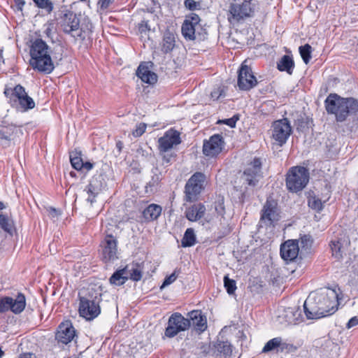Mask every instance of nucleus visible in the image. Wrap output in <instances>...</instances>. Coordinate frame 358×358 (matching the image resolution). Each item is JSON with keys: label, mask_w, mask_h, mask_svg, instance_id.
Returning <instances> with one entry per match:
<instances>
[{"label": "nucleus", "mask_w": 358, "mask_h": 358, "mask_svg": "<svg viewBox=\"0 0 358 358\" xmlns=\"http://www.w3.org/2000/svg\"><path fill=\"white\" fill-rule=\"evenodd\" d=\"M206 177L201 172L194 173L187 180L185 186V200L194 201L204 189Z\"/></svg>", "instance_id": "0eeeda50"}, {"label": "nucleus", "mask_w": 358, "mask_h": 358, "mask_svg": "<svg viewBox=\"0 0 358 358\" xmlns=\"http://www.w3.org/2000/svg\"><path fill=\"white\" fill-rule=\"evenodd\" d=\"M18 358H36V357L33 353H23L20 355Z\"/></svg>", "instance_id": "680f3d73"}, {"label": "nucleus", "mask_w": 358, "mask_h": 358, "mask_svg": "<svg viewBox=\"0 0 358 358\" xmlns=\"http://www.w3.org/2000/svg\"><path fill=\"white\" fill-rule=\"evenodd\" d=\"M190 326L191 322L188 318L184 317L179 313H175L169 319L164 336L168 338H173L179 332L188 329Z\"/></svg>", "instance_id": "6e6552de"}, {"label": "nucleus", "mask_w": 358, "mask_h": 358, "mask_svg": "<svg viewBox=\"0 0 358 358\" xmlns=\"http://www.w3.org/2000/svg\"><path fill=\"white\" fill-rule=\"evenodd\" d=\"M187 20H189V22L193 25H195L196 27L202 28L201 24H199L200 18L198 15L195 13H192L191 15Z\"/></svg>", "instance_id": "3c124183"}, {"label": "nucleus", "mask_w": 358, "mask_h": 358, "mask_svg": "<svg viewBox=\"0 0 358 358\" xmlns=\"http://www.w3.org/2000/svg\"><path fill=\"white\" fill-rule=\"evenodd\" d=\"M262 162L259 158L255 157L245 169L242 180L250 187H255L262 178Z\"/></svg>", "instance_id": "f8f14e48"}, {"label": "nucleus", "mask_w": 358, "mask_h": 358, "mask_svg": "<svg viewBox=\"0 0 358 358\" xmlns=\"http://www.w3.org/2000/svg\"><path fill=\"white\" fill-rule=\"evenodd\" d=\"M160 155H162L163 162L166 164L170 163L171 158L173 157L172 154H168L166 152Z\"/></svg>", "instance_id": "bf43d9fd"}, {"label": "nucleus", "mask_w": 358, "mask_h": 358, "mask_svg": "<svg viewBox=\"0 0 358 358\" xmlns=\"http://www.w3.org/2000/svg\"><path fill=\"white\" fill-rule=\"evenodd\" d=\"M92 168H93V164H92L91 162H83V169H85L87 171H90Z\"/></svg>", "instance_id": "e2e57ef3"}, {"label": "nucleus", "mask_w": 358, "mask_h": 358, "mask_svg": "<svg viewBox=\"0 0 358 358\" xmlns=\"http://www.w3.org/2000/svg\"><path fill=\"white\" fill-rule=\"evenodd\" d=\"M45 26V29L44 30V33L48 37H50L55 27V22L52 20L50 21Z\"/></svg>", "instance_id": "603ef678"}, {"label": "nucleus", "mask_w": 358, "mask_h": 358, "mask_svg": "<svg viewBox=\"0 0 358 358\" xmlns=\"http://www.w3.org/2000/svg\"><path fill=\"white\" fill-rule=\"evenodd\" d=\"M136 76L143 82L150 85L155 83L157 80V76L149 70V68L141 64L136 71Z\"/></svg>", "instance_id": "bb28decb"}, {"label": "nucleus", "mask_w": 358, "mask_h": 358, "mask_svg": "<svg viewBox=\"0 0 358 358\" xmlns=\"http://www.w3.org/2000/svg\"><path fill=\"white\" fill-rule=\"evenodd\" d=\"M299 50L303 62L307 64L311 59L312 47L307 43L300 46Z\"/></svg>", "instance_id": "4c0bfd02"}, {"label": "nucleus", "mask_w": 358, "mask_h": 358, "mask_svg": "<svg viewBox=\"0 0 358 358\" xmlns=\"http://www.w3.org/2000/svg\"><path fill=\"white\" fill-rule=\"evenodd\" d=\"M0 227L9 234H13V224L5 215L0 214Z\"/></svg>", "instance_id": "e433bc0d"}, {"label": "nucleus", "mask_w": 358, "mask_h": 358, "mask_svg": "<svg viewBox=\"0 0 358 358\" xmlns=\"http://www.w3.org/2000/svg\"><path fill=\"white\" fill-rule=\"evenodd\" d=\"M48 211H49L50 215L53 218L57 217L60 215L59 210H58L57 209L52 208V207H50L49 208Z\"/></svg>", "instance_id": "13d9d810"}, {"label": "nucleus", "mask_w": 358, "mask_h": 358, "mask_svg": "<svg viewBox=\"0 0 358 358\" xmlns=\"http://www.w3.org/2000/svg\"><path fill=\"white\" fill-rule=\"evenodd\" d=\"M184 3L185 6L190 10H196L200 6L199 3L194 0H185Z\"/></svg>", "instance_id": "8fccbe9b"}, {"label": "nucleus", "mask_w": 358, "mask_h": 358, "mask_svg": "<svg viewBox=\"0 0 358 358\" xmlns=\"http://www.w3.org/2000/svg\"><path fill=\"white\" fill-rule=\"evenodd\" d=\"M277 68L280 71H286L291 75L294 68V62L289 55H284L277 63Z\"/></svg>", "instance_id": "c85d7f7f"}, {"label": "nucleus", "mask_w": 358, "mask_h": 358, "mask_svg": "<svg viewBox=\"0 0 358 358\" xmlns=\"http://www.w3.org/2000/svg\"><path fill=\"white\" fill-rule=\"evenodd\" d=\"M48 49V45L41 38L36 39L30 48V64L34 69L45 73H50L54 69Z\"/></svg>", "instance_id": "7ed1b4c3"}, {"label": "nucleus", "mask_w": 358, "mask_h": 358, "mask_svg": "<svg viewBox=\"0 0 358 358\" xmlns=\"http://www.w3.org/2000/svg\"><path fill=\"white\" fill-rule=\"evenodd\" d=\"M296 350V347H295L293 344L286 343L283 341L282 338L280 337V342L279 345L278 352L282 353H289L294 352Z\"/></svg>", "instance_id": "a19ab883"}, {"label": "nucleus", "mask_w": 358, "mask_h": 358, "mask_svg": "<svg viewBox=\"0 0 358 358\" xmlns=\"http://www.w3.org/2000/svg\"><path fill=\"white\" fill-rule=\"evenodd\" d=\"M215 211L220 215H223L225 213V207L224 205V198L219 196L217 200L215 202Z\"/></svg>", "instance_id": "a18cd8bd"}, {"label": "nucleus", "mask_w": 358, "mask_h": 358, "mask_svg": "<svg viewBox=\"0 0 358 358\" xmlns=\"http://www.w3.org/2000/svg\"><path fill=\"white\" fill-rule=\"evenodd\" d=\"M180 133L173 129H169L158 140L159 153L169 152L174 145L180 144Z\"/></svg>", "instance_id": "4468645a"}, {"label": "nucleus", "mask_w": 358, "mask_h": 358, "mask_svg": "<svg viewBox=\"0 0 358 358\" xmlns=\"http://www.w3.org/2000/svg\"><path fill=\"white\" fill-rule=\"evenodd\" d=\"M299 250L297 239L287 240L280 246L281 257L285 261H293L297 257Z\"/></svg>", "instance_id": "6ab92c4d"}, {"label": "nucleus", "mask_w": 358, "mask_h": 358, "mask_svg": "<svg viewBox=\"0 0 358 358\" xmlns=\"http://www.w3.org/2000/svg\"><path fill=\"white\" fill-rule=\"evenodd\" d=\"M117 241L113 235H107L101 242L102 257L104 262L113 261L117 258Z\"/></svg>", "instance_id": "dca6fc26"}, {"label": "nucleus", "mask_w": 358, "mask_h": 358, "mask_svg": "<svg viewBox=\"0 0 358 358\" xmlns=\"http://www.w3.org/2000/svg\"><path fill=\"white\" fill-rule=\"evenodd\" d=\"M325 108L329 114L335 115L337 122L348 120L347 131H356L358 129V100L352 98H343L336 94H330L324 101Z\"/></svg>", "instance_id": "f257e3e1"}, {"label": "nucleus", "mask_w": 358, "mask_h": 358, "mask_svg": "<svg viewBox=\"0 0 358 358\" xmlns=\"http://www.w3.org/2000/svg\"><path fill=\"white\" fill-rule=\"evenodd\" d=\"M272 138L278 145L282 146L292 133V127L287 118L273 122L272 124Z\"/></svg>", "instance_id": "1a4fd4ad"}, {"label": "nucleus", "mask_w": 358, "mask_h": 358, "mask_svg": "<svg viewBox=\"0 0 358 358\" xmlns=\"http://www.w3.org/2000/svg\"><path fill=\"white\" fill-rule=\"evenodd\" d=\"M299 241V245L301 247V252L304 251L308 253L310 252L312 245L313 243V239L309 234L300 235Z\"/></svg>", "instance_id": "2f4dec72"}, {"label": "nucleus", "mask_w": 358, "mask_h": 358, "mask_svg": "<svg viewBox=\"0 0 358 358\" xmlns=\"http://www.w3.org/2000/svg\"><path fill=\"white\" fill-rule=\"evenodd\" d=\"M25 306V296L22 293H19L15 299L6 296L0 299V313L10 310L13 313L19 314L24 310Z\"/></svg>", "instance_id": "ddd939ff"}, {"label": "nucleus", "mask_w": 358, "mask_h": 358, "mask_svg": "<svg viewBox=\"0 0 358 358\" xmlns=\"http://www.w3.org/2000/svg\"><path fill=\"white\" fill-rule=\"evenodd\" d=\"M238 87L241 90L248 91L257 85L256 77L245 60L238 71Z\"/></svg>", "instance_id": "9b49d317"}, {"label": "nucleus", "mask_w": 358, "mask_h": 358, "mask_svg": "<svg viewBox=\"0 0 358 358\" xmlns=\"http://www.w3.org/2000/svg\"><path fill=\"white\" fill-rule=\"evenodd\" d=\"M76 336V331L71 323L66 322L61 323L56 333L55 338L58 343L68 344Z\"/></svg>", "instance_id": "412c9836"}, {"label": "nucleus", "mask_w": 358, "mask_h": 358, "mask_svg": "<svg viewBox=\"0 0 358 358\" xmlns=\"http://www.w3.org/2000/svg\"><path fill=\"white\" fill-rule=\"evenodd\" d=\"M147 125L145 123H140L136 126L135 130L133 131L132 134L135 137H139L145 131Z\"/></svg>", "instance_id": "09e8293b"}, {"label": "nucleus", "mask_w": 358, "mask_h": 358, "mask_svg": "<svg viewBox=\"0 0 358 358\" xmlns=\"http://www.w3.org/2000/svg\"><path fill=\"white\" fill-rule=\"evenodd\" d=\"M116 148L118 150L119 152L122 151V149L123 148V143L120 141H117L116 143Z\"/></svg>", "instance_id": "0e129e2a"}, {"label": "nucleus", "mask_w": 358, "mask_h": 358, "mask_svg": "<svg viewBox=\"0 0 358 358\" xmlns=\"http://www.w3.org/2000/svg\"><path fill=\"white\" fill-rule=\"evenodd\" d=\"M80 20L79 16L72 11H67L60 18L59 25L62 31L73 37L76 40H84L83 30L80 26Z\"/></svg>", "instance_id": "423d86ee"}, {"label": "nucleus", "mask_w": 358, "mask_h": 358, "mask_svg": "<svg viewBox=\"0 0 358 358\" xmlns=\"http://www.w3.org/2000/svg\"><path fill=\"white\" fill-rule=\"evenodd\" d=\"M221 95H222V90H220L219 89L214 90L210 94L211 98L213 99L214 100H217Z\"/></svg>", "instance_id": "052dcab7"}, {"label": "nucleus", "mask_w": 358, "mask_h": 358, "mask_svg": "<svg viewBox=\"0 0 358 358\" xmlns=\"http://www.w3.org/2000/svg\"><path fill=\"white\" fill-rule=\"evenodd\" d=\"M332 255L337 259H340L343 257V246L340 240L331 241L330 244Z\"/></svg>", "instance_id": "f704fd0d"}, {"label": "nucleus", "mask_w": 358, "mask_h": 358, "mask_svg": "<svg viewBox=\"0 0 358 358\" xmlns=\"http://www.w3.org/2000/svg\"><path fill=\"white\" fill-rule=\"evenodd\" d=\"M255 13V5L251 1H245L242 4L231 3L229 7L230 15L228 20L230 22H238L246 17H252Z\"/></svg>", "instance_id": "9d476101"}, {"label": "nucleus", "mask_w": 358, "mask_h": 358, "mask_svg": "<svg viewBox=\"0 0 358 358\" xmlns=\"http://www.w3.org/2000/svg\"><path fill=\"white\" fill-rule=\"evenodd\" d=\"M4 352L1 350V349L0 348V358L2 357V356L3 355Z\"/></svg>", "instance_id": "774afa93"}, {"label": "nucleus", "mask_w": 358, "mask_h": 358, "mask_svg": "<svg viewBox=\"0 0 358 358\" xmlns=\"http://www.w3.org/2000/svg\"><path fill=\"white\" fill-rule=\"evenodd\" d=\"M278 220L277 204L274 201L267 200L262 210L261 220L268 221L271 224Z\"/></svg>", "instance_id": "b1692460"}, {"label": "nucleus", "mask_w": 358, "mask_h": 358, "mask_svg": "<svg viewBox=\"0 0 358 358\" xmlns=\"http://www.w3.org/2000/svg\"><path fill=\"white\" fill-rule=\"evenodd\" d=\"M188 318L191 322V325L194 327L195 330L199 334L203 332L207 328V320L204 315H202L201 310H192L189 313Z\"/></svg>", "instance_id": "5701e85b"}, {"label": "nucleus", "mask_w": 358, "mask_h": 358, "mask_svg": "<svg viewBox=\"0 0 358 358\" xmlns=\"http://www.w3.org/2000/svg\"><path fill=\"white\" fill-rule=\"evenodd\" d=\"M12 90H11L10 91H12ZM10 93L11 94V92H10V90H5V92H4V94H5V95H6V96H8V94H9Z\"/></svg>", "instance_id": "69168bd1"}, {"label": "nucleus", "mask_w": 358, "mask_h": 358, "mask_svg": "<svg viewBox=\"0 0 358 358\" xmlns=\"http://www.w3.org/2000/svg\"><path fill=\"white\" fill-rule=\"evenodd\" d=\"M196 243V236L192 228H188L185 232L181 241L183 248L193 246Z\"/></svg>", "instance_id": "7c9ffc66"}, {"label": "nucleus", "mask_w": 358, "mask_h": 358, "mask_svg": "<svg viewBox=\"0 0 358 358\" xmlns=\"http://www.w3.org/2000/svg\"><path fill=\"white\" fill-rule=\"evenodd\" d=\"M182 33L186 39L204 41L207 38L206 29L196 27L195 25L189 22V20H185L182 26Z\"/></svg>", "instance_id": "f3484780"}, {"label": "nucleus", "mask_w": 358, "mask_h": 358, "mask_svg": "<svg viewBox=\"0 0 358 358\" xmlns=\"http://www.w3.org/2000/svg\"><path fill=\"white\" fill-rule=\"evenodd\" d=\"M11 99L18 101L19 104L24 110L32 109L35 106V103L32 98L27 95L24 88L20 85H16L11 91Z\"/></svg>", "instance_id": "a211bd4d"}, {"label": "nucleus", "mask_w": 358, "mask_h": 358, "mask_svg": "<svg viewBox=\"0 0 358 358\" xmlns=\"http://www.w3.org/2000/svg\"><path fill=\"white\" fill-rule=\"evenodd\" d=\"M15 4L17 7V10L22 11L23 6L25 4L24 0H14Z\"/></svg>", "instance_id": "4d7b16f0"}, {"label": "nucleus", "mask_w": 358, "mask_h": 358, "mask_svg": "<svg viewBox=\"0 0 358 358\" xmlns=\"http://www.w3.org/2000/svg\"><path fill=\"white\" fill-rule=\"evenodd\" d=\"M70 162L73 169L79 171L83 169V161L81 157V152L74 150L70 152Z\"/></svg>", "instance_id": "473e14b6"}, {"label": "nucleus", "mask_w": 358, "mask_h": 358, "mask_svg": "<svg viewBox=\"0 0 358 358\" xmlns=\"http://www.w3.org/2000/svg\"><path fill=\"white\" fill-rule=\"evenodd\" d=\"M179 273H180L179 271L175 270L170 275L166 277L162 285L161 286V289H162V288L171 285L173 282H175V280L177 279Z\"/></svg>", "instance_id": "c03bdc74"}, {"label": "nucleus", "mask_w": 358, "mask_h": 358, "mask_svg": "<svg viewBox=\"0 0 358 358\" xmlns=\"http://www.w3.org/2000/svg\"><path fill=\"white\" fill-rule=\"evenodd\" d=\"M176 34L173 29H166L163 32L160 48L164 54H168L173 51L176 47Z\"/></svg>", "instance_id": "4be33fe9"}, {"label": "nucleus", "mask_w": 358, "mask_h": 358, "mask_svg": "<svg viewBox=\"0 0 358 358\" xmlns=\"http://www.w3.org/2000/svg\"><path fill=\"white\" fill-rule=\"evenodd\" d=\"M308 204L310 208L317 211H320L323 208V203L321 199L316 197L315 196H311L308 197Z\"/></svg>", "instance_id": "58836bf2"}, {"label": "nucleus", "mask_w": 358, "mask_h": 358, "mask_svg": "<svg viewBox=\"0 0 358 358\" xmlns=\"http://www.w3.org/2000/svg\"><path fill=\"white\" fill-rule=\"evenodd\" d=\"M150 27L146 21H142L138 25V31L140 33H145L150 31Z\"/></svg>", "instance_id": "5fc2aeb1"}, {"label": "nucleus", "mask_w": 358, "mask_h": 358, "mask_svg": "<svg viewBox=\"0 0 358 358\" xmlns=\"http://www.w3.org/2000/svg\"><path fill=\"white\" fill-rule=\"evenodd\" d=\"M357 325H358V317L355 316V317H352L348 321V322L346 324V328L349 329H351L352 327H355Z\"/></svg>", "instance_id": "6e6d98bb"}, {"label": "nucleus", "mask_w": 358, "mask_h": 358, "mask_svg": "<svg viewBox=\"0 0 358 358\" xmlns=\"http://www.w3.org/2000/svg\"><path fill=\"white\" fill-rule=\"evenodd\" d=\"M222 143L223 138L220 134L212 136L208 141H204L203 153L208 157L216 156L222 150Z\"/></svg>", "instance_id": "aec40b11"}, {"label": "nucleus", "mask_w": 358, "mask_h": 358, "mask_svg": "<svg viewBox=\"0 0 358 358\" xmlns=\"http://www.w3.org/2000/svg\"><path fill=\"white\" fill-rule=\"evenodd\" d=\"M206 207L203 204L195 203L187 208L185 210V217L191 222H196L203 217L205 215Z\"/></svg>", "instance_id": "393cba45"}, {"label": "nucleus", "mask_w": 358, "mask_h": 358, "mask_svg": "<svg viewBox=\"0 0 358 358\" xmlns=\"http://www.w3.org/2000/svg\"><path fill=\"white\" fill-rule=\"evenodd\" d=\"M215 348L217 352L224 356H229L232 352V346L228 341H218L215 345Z\"/></svg>", "instance_id": "72a5a7b5"}, {"label": "nucleus", "mask_w": 358, "mask_h": 358, "mask_svg": "<svg viewBox=\"0 0 358 358\" xmlns=\"http://www.w3.org/2000/svg\"><path fill=\"white\" fill-rule=\"evenodd\" d=\"M104 185H106V182L103 176L99 174L95 175L90 180L89 185L86 186L85 189L87 194L86 200L90 203L91 206L96 201V197L101 192Z\"/></svg>", "instance_id": "2eb2a0df"}, {"label": "nucleus", "mask_w": 358, "mask_h": 358, "mask_svg": "<svg viewBox=\"0 0 358 358\" xmlns=\"http://www.w3.org/2000/svg\"><path fill=\"white\" fill-rule=\"evenodd\" d=\"M33 1L39 8L45 10L48 13L53 10V4L50 0H33Z\"/></svg>", "instance_id": "79ce46f5"}, {"label": "nucleus", "mask_w": 358, "mask_h": 358, "mask_svg": "<svg viewBox=\"0 0 358 358\" xmlns=\"http://www.w3.org/2000/svg\"><path fill=\"white\" fill-rule=\"evenodd\" d=\"M280 337H275L269 340L262 349V352L266 353L273 350L278 352Z\"/></svg>", "instance_id": "c9c22d12"}, {"label": "nucleus", "mask_w": 358, "mask_h": 358, "mask_svg": "<svg viewBox=\"0 0 358 358\" xmlns=\"http://www.w3.org/2000/svg\"><path fill=\"white\" fill-rule=\"evenodd\" d=\"M128 279L129 276L126 275L124 268H122L114 272L110 276L109 282L112 285L120 286L124 285Z\"/></svg>", "instance_id": "c756f323"}, {"label": "nucleus", "mask_w": 358, "mask_h": 358, "mask_svg": "<svg viewBox=\"0 0 358 358\" xmlns=\"http://www.w3.org/2000/svg\"><path fill=\"white\" fill-rule=\"evenodd\" d=\"M14 130H17L15 127H4L0 130V138L6 141L13 139Z\"/></svg>", "instance_id": "37998d69"}, {"label": "nucleus", "mask_w": 358, "mask_h": 358, "mask_svg": "<svg viewBox=\"0 0 358 358\" xmlns=\"http://www.w3.org/2000/svg\"><path fill=\"white\" fill-rule=\"evenodd\" d=\"M126 275L134 281H138L142 278V266L138 263H131L124 268Z\"/></svg>", "instance_id": "cd10ccee"}, {"label": "nucleus", "mask_w": 358, "mask_h": 358, "mask_svg": "<svg viewBox=\"0 0 358 358\" xmlns=\"http://www.w3.org/2000/svg\"><path fill=\"white\" fill-rule=\"evenodd\" d=\"M79 301L78 310L81 317L87 320H92L100 314L101 294H98L92 289L89 290L85 296L80 295Z\"/></svg>", "instance_id": "20e7f679"}, {"label": "nucleus", "mask_w": 358, "mask_h": 358, "mask_svg": "<svg viewBox=\"0 0 358 358\" xmlns=\"http://www.w3.org/2000/svg\"><path fill=\"white\" fill-rule=\"evenodd\" d=\"M238 116L234 115L231 118L219 120L218 123H222V124L228 125L231 128H234L236 127V122L238 121Z\"/></svg>", "instance_id": "49530a36"}, {"label": "nucleus", "mask_w": 358, "mask_h": 358, "mask_svg": "<svg viewBox=\"0 0 358 358\" xmlns=\"http://www.w3.org/2000/svg\"><path fill=\"white\" fill-rule=\"evenodd\" d=\"M224 285L229 294H234L236 289V284L234 280L230 279L228 275L224 277Z\"/></svg>", "instance_id": "ea45409f"}, {"label": "nucleus", "mask_w": 358, "mask_h": 358, "mask_svg": "<svg viewBox=\"0 0 358 358\" xmlns=\"http://www.w3.org/2000/svg\"><path fill=\"white\" fill-rule=\"evenodd\" d=\"M113 1L114 0H99L98 5L101 10H104L107 9Z\"/></svg>", "instance_id": "864d4df0"}, {"label": "nucleus", "mask_w": 358, "mask_h": 358, "mask_svg": "<svg viewBox=\"0 0 358 358\" xmlns=\"http://www.w3.org/2000/svg\"><path fill=\"white\" fill-rule=\"evenodd\" d=\"M3 208H5V206L1 201H0V210H2Z\"/></svg>", "instance_id": "338daca9"}, {"label": "nucleus", "mask_w": 358, "mask_h": 358, "mask_svg": "<svg viewBox=\"0 0 358 358\" xmlns=\"http://www.w3.org/2000/svg\"><path fill=\"white\" fill-rule=\"evenodd\" d=\"M338 294L334 289H324L311 294L303 304L308 319H319L334 314L337 310Z\"/></svg>", "instance_id": "f03ea898"}, {"label": "nucleus", "mask_w": 358, "mask_h": 358, "mask_svg": "<svg viewBox=\"0 0 358 358\" xmlns=\"http://www.w3.org/2000/svg\"><path fill=\"white\" fill-rule=\"evenodd\" d=\"M309 181L308 170L303 166H293L286 176V186L289 191L298 192L301 191Z\"/></svg>", "instance_id": "39448f33"}, {"label": "nucleus", "mask_w": 358, "mask_h": 358, "mask_svg": "<svg viewBox=\"0 0 358 358\" xmlns=\"http://www.w3.org/2000/svg\"><path fill=\"white\" fill-rule=\"evenodd\" d=\"M162 208L155 203L148 205L142 212L143 217L146 222L155 221L161 215Z\"/></svg>", "instance_id": "a878e982"}, {"label": "nucleus", "mask_w": 358, "mask_h": 358, "mask_svg": "<svg viewBox=\"0 0 358 358\" xmlns=\"http://www.w3.org/2000/svg\"><path fill=\"white\" fill-rule=\"evenodd\" d=\"M198 349L199 350V354H202L203 356L208 355L211 350L210 345L206 343H199Z\"/></svg>", "instance_id": "de8ad7c7"}]
</instances>
